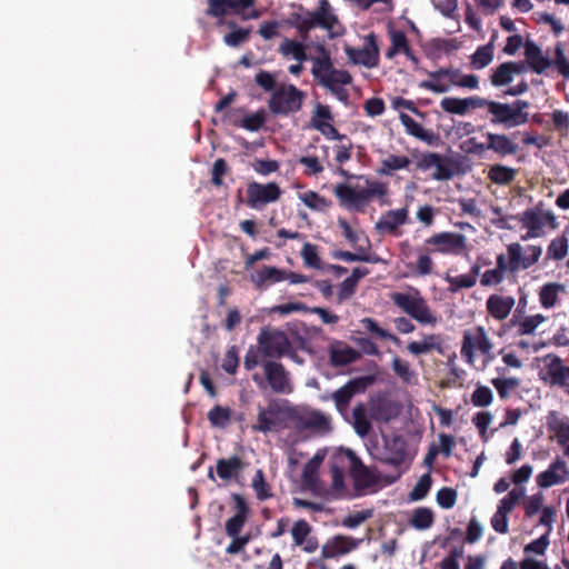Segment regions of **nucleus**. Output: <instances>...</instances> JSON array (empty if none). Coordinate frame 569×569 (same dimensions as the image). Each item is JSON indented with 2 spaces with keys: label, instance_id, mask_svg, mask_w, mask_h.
<instances>
[{
  "label": "nucleus",
  "instance_id": "15",
  "mask_svg": "<svg viewBox=\"0 0 569 569\" xmlns=\"http://www.w3.org/2000/svg\"><path fill=\"white\" fill-rule=\"evenodd\" d=\"M468 151L492 150L501 157L515 154L518 151V146L512 139L506 134L487 133L486 142L475 144L473 139L468 141Z\"/></svg>",
  "mask_w": 569,
  "mask_h": 569
},
{
  "label": "nucleus",
  "instance_id": "36",
  "mask_svg": "<svg viewBox=\"0 0 569 569\" xmlns=\"http://www.w3.org/2000/svg\"><path fill=\"white\" fill-rule=\"evenodd\" d=\"M297 8L299 9V12L290 13L287 23L297 29L300 37L306 40L311 30V24L307 23V13L303 6L298 4Z\"/></svg>",
  "mask_w": 569,
  "mask_h": 569
},
{
  "label": "nucleus",
  "instance_id": "25",
  "mask_svg": "<svg viewBox=\"0 0 569 569\" xmlns=\"http://www.w3.org/2000/svg\"><path fill=\"white\" fill-rule=\"evenodd\" d=\"M232 498L236 503V513L226 522V533H239L249 511L246 500L239 493H234Z\"/></svg>",
  "mask_w": 569,
  "mask_h": 569
},
{
  "label": "nucleus",
  "instance_id": "55",
  "mask_svg": "<svg viewBox=\"0 0 569 569\" xmlns=\"http://www.w3.org/2000/svg\"><path fill=\"white\" fill-rule=\"evenodd\" d=\"M526 490L523 487L516 486L509 493L500 500L499 506L509 512L525 498Z\"/></svg>",
  "mask_w": 569,
  "mask_h": 569
},
{
  "label": "nucleus",
  "instance_id": "18",
  "mask_svg": "<svg viewBox=\"0 0 569 569\" xmlns=\"http://www.w3.org/2000/svg\"><path fill=\"white\" fill-rule=\"evenodd\" d=\"M569 478V470L563 460L557 459L547 470L540 472L537 478V485L540 488H549L556 485L565 483Z\"/></svg>",
  "mask_w": 569,
  "mask_h": 569
},
{
  "label": "nucleus",
  "instance_id": "11",
  "mask_svg": "<svg viewBox=\"0 0 569 569\" xmlns=\"http://www.w3.org/2000/svg\"><path fill=\"white\" fill-rule=\"evenodd\" d=\"M345 52L353 64L371 69L379 63V47L375 33H370L365 38L362 48L346 47Z\"/></svg>",
  "mask_w": 569,
  "mask_h": 569
},
{
  "label": "nucleus",
  "instance_id": "1",
  "mask_svg": "<svg viewBox=\"0 0 569 569\" xmlns=\"http://www.w3.org/2000/svg\"><path fill=\"white\" fill-rule=\"evenodd\" d=\"M319 56L312 59L311 73L315 81L329 90L340 101H347L349 94L343 88L352 82L349 71L336 69L330 52L325 46L318 47Z\"/></svg>",
  "mask_w": 569,
  "mask_h": 569
},
{
  "label": "nucleus",
  "instance_id": "9",
  "mask_svg": "<svg viewBox=\"0 0 569 569\" xmlns=\"http://www.w3.org/2000/svg\"><path fill=\"white\" fill-rule=\"evenodd\" d=\"M395 305L422 325H433L437 319L430 311L427 302L421 297L408 293H396L392 298Z\"/></svg>",
  "mask_w": 569,
  "mask_h": 569
},
{
  "label": "nucleus",
  "instance_id": "54",
  "mask_svg": "<svg viewBox=\"0 0 569 569\" xmlns=\"http://www.w3.org/2000/svg\"><path fill=\"white\" fill-rule=\"evenodd\" d=\"M492 56V47L490 44L482 46L472 54L471 63L477 69L485 68L491 62Z\"/></svg>",
  "mask_w": 569,
  "mask_h": 569
},
{
  "label": "nucleus",
  "instance_id": "6",
  "mask_svg": "<svg viewBox=\"0 0 569 569\" xmlns=\"http://www.w3.org/2000/svg\"><path fill=\"white\" fill-rule=\"evenodd\" d=\"M528 102L516 100L513 103L493 102L489 106V113L492 116L491 122L502 124L505 128H515L528 121Z\"/></svg>",
  "mask_w": 569,
  "mask_h": 569
},
{
  "label": "nucleus",
  "instance_id": "59",
  "mask_svg": "<svg viewBox=\"0 0 569 569\" xmlns=\"http://www.w3.org/2000/svg\"><path fill=\"white\" fill-rule=\"evenodd\" d=\"M437 503L445 509H449L455 506L457 500V492L449 487H442L437 492Z\"/></svg>",
  "mask_w": 569,
  "mask_h": 569
},
{
  "label": "nucleus",
  "instance_id": "58",
  "mask_svg": "<svg viewBox=\"0 0 569 569\" xmlns=\"http://www.w3.org/2000/svg\"><path fill=\"white\" fill-rule=\"evenodd\" d=\"M312 127L319 130L325 137L333 140L347 139L346 134H341L337 128L328 122L318 119H311Z\"/></svg>",
  "mask_w": 569,
  "mask_h": 569
},
{
  "label": "nucleus",
  "instance_id": "42",
  "mask_svg": "<svg viewBox=\"0 0 569 569\" xmlns=\"http://www.w3.org/2000/svg\"><path fill=\"white\" fill-rule=\"evenodd\" d=\"M517 174V171L510 167L495 164L489 169V178L495 183L507 184L511 182Z\"/></svg>",
  "mask_w": 569,
  "mask_h": 569
},
{
  "label": "nucleus",
  "instance_id": "33",
  "mask_svg": "<svg viewBox=\"0 0 569 569\" xmlns=\"http://www.w3.org/2000/svg\"><path fill=\"white\" fill-rule=\"evenodd\" d=\"M478 349H492V345L482 328L465 335V352Z\"/></svg>",
  "mask_w": 569,
  "mask_h": 569
},
{
  "label": "nucleus",
  "instance_id": "14",
  "mask_svg": "<svg viewBox=\"0 0 569 569\" xmlns=\"http://www.w3.org/2000/svg\"><path fill=\"white\" fill-rule=\"evenodd\" d=\"M291 422H293L296 429L299 431L311 430L317 433L326 435L331 430L330 418L317 410L299 413L295 409Z\"/></svg>",
  "mask_w": 569,
  "mask_h": 569
},
{
  "label": "nucleus",
  "instance_id": "30",
  "mask_svg": "<svg viewBox=\"0 0 569 569\" xmlns=\"http://www.w3.org/2000/svg\"><path fill=\"white\" fill-rule=\"evenodd\" d=\"M243 468L242 460L238 456L229 459L221 458L217 461V475L222 480H230L237 476Z\"/></svg>",
  "mask_w": 569,
  "mask_h": 569
},
{
  "label": "nucleus",
  "instance_id": "60",
  "mask_svg": "<svg viewBox=\"0 0 569 569\" xmlns=\"http://www.w3.org/2000/svg\"><path fill=\"white\" fill-rule=\"evenodd\" d=\"M238 366H239L238 349L236 346H232L231 348H229L227 350L221 367L226 372L233 375V373H236Z\"/></svg>",
  "mask_w": 569,
  "mask_h": 569
},
{
  "label": "nucleus",
  "instance_id": "61",
  "mask_svg": "<svg viewBox=\"0 0 569 569\" xmlns=\"http://www.w3.org/2000/svg\"><path fill=\"white\" fill-rule=\"evenodd\" d=\"M548 546L549 540L547 539V536H540L538 539L533 540L525 547V557L543 556Z\"/></svg>",
  "mask_w": 569,
  "mask_h": 569
},
{
  "label": "nucleus",
  "instance_id": "4",
  "mask_svg": "<svg viewBox=\"0 0 569 569\" xmlns=\"http://www.w3.org/2000/svg\"><path fill=\"white\" fill-rule=\"evenodd\" d=\"M305 99V92L295 84H281L271 94L268 107L274 116H289L298 112Z\"/></svg>",
  "mask_w": 569,
  "mask_h": 569
},
{
  "label": "nucleus",
  "instance_id": "21",
  "mask_svg": "<svg viewBox=\"0 0 569 569\" xmlns=\"http://www.w3.org/2000/svg\"><path fill=\"white\" fill-rule=\"evenodd\" d=\"M408 209L389 210L376 222L375 229L379 233H396L398 228L407 222Z\"/></svg>",
  "mask_w": 569,
  "mask_h": 569
},
{
  "label": "nucleus",
  "instance_id": "3",
  "mask_svg": "<svg viewBox=\"0 0 569 569\" xmlns=\"http://www.w3.org/2000/svg\"><path fill=\"white\" fill-rule=\"evenodd\" d=\"M333 193L341 207L353 208L360 211L372 198L387 196L388 187L383 182L366 179L365 188L338 183L333 189Z\"/></svg>",
  "mask_w": 569,
  "mask_h": 569
},
{
  "label": "nucleus",
  "instance_id": "44",
  "mask_svg": "<svg viewBox=\"0 0 569 569\" xmlns=\"http://www.w3.org/2000/svg\"><path fill=\"white\" fill-rule=\"evenodd\" d=\"M492 385L498 391L500 398L506 399L519 387L520 380L513 377H499L492 380Z\"/></svg>",
  "mask_w": 569,
  "mask_h": 569
},
{
  "label": "nucleus",
  "instance_id": "23",
  "mask_svg": "<svg viewBox=\"0 0 569 569\" xmlns=\"http://www.w3.org/2000/svg\"><path fill=\"white\" fill-rule=\"evenodd\" d=\"M515 298L511 296L491 295L486 302L488 312L497 320L506 319L513 306Z\"/></svg>",
  "mask_w": 569,
  "mask_h": 569
},
{
  "label": "nucleus",
  "instance_id": "27",
  "mask_svg": "<svg viewBox=\"0 0 569 569\" xmlns=\"http://www.w3.org/2000/svg\"><path fill=\"white\" fill-rule=\"evenodd\" d=\"M369 413L371 419L378 422H388L397 416V408L395 405L383 398L372 400L369 403Z\"/></svg>",
  "mask_w": 569,
  "mask_h": 569
},
{
  "label": "nucleus",
  "instance_id": "37",
  "mask_svg": "<svg viewBox=\"0 0 569 569\" xmlns=\"http://www.w3.org/2000/svg\"><path fill=\"white\" fill-rule=\"evenodd\" d=\"M207 417L213 428L224 429L231 420V409L216 405L209 410Z\"/></svg>",
  "mask_w": 569,
  "mask_h": 569
},
{
  "label": "nucleus",
  "instance_id": "50",
  "mask_svg": "<svg viewBox=\"0 0 569 569\" xmlns=\"http://www.w3.org/2000/svg\"><path fill=\"white\" fill-rule=\"evenodd\" d=\"M431 485H432V479H431L430 473L428 472V473L422 475L419 478L416 486L413 487V489L410 491L409 498L412 501H418V500L423 499L430 491Z\"/></svg>",
  "mask_w": 569,
  "mask_h": 569
},
{
  "label": "nucleus",
  "instance_id": "56",
  "mask_svg": "<svg viewBox=\"0 0 569 569\" xmlns=\"http://www.w3.org/2000/svg\"><path fill=\"white\" fill-rule=\"evenodd\" d=\"M399 119H400V122L402 123V126L406 128V131L409 134H411L416 138L422 139V140L426 139L427 136H426L425 129L421 127V124H419L417 121H415L410 116H408L407 113L400 112Z\"/></svg>",
  "mask_w": 569,
  "mask_h": 569
},
{
  "label": "nucleus",
  "instance_id": "12",
  "mask_svg": "<svg viewBox=\"0 0 569 569\" xmlns=\"http://www.w3.org/2000/svg\"><path fill=\"white\" fill-rule=\"evenodd\" d=\"M507 250L509 257H511L512 272L530 268L538 262L542 253L540 246L532 244L523 248L518 242L510 243Z\"/></svg>",
  "mask_w": 569,
  "mask_h": 569
},
{
  "label": "nucleus",
  "instance_id": "57",
  "mask_svg": "<svg viewBox=\"0 0 569 569\" xmlns=\"http://www.w3.org/2000/svg\"><path fill=\"white\" fill-rule=\"evenodd\" d=\"M233 0H208L207 14L221 18L227 14L228 9H233Z\"/></svg>",
  "mask_w": 569,
  "mask_h": 569
},
{
  "label": "nucleus",
  "instance_id": "31",
  "mask_svg": "<svg viewBox=\"0 0 569 569\" xmlns=\"http://www.w3.org/2000/svg\"><path fill=\"white\" fill-rule=\"evenodd\" d=\"M410 164L411 160L408 157L391 153L381 160L377 172L380 176H391L397 170L408 169Z\"/></svg>",
  "mask_w": 569,
  "mask_h": 569
},
{
  "label": "nucleus",
  "instance_id": "43",
  "mask_svg": "<svg viewBox=\"0 0 569 569\" xmlns=\"http://www.w3.org/2000/svg\"><path fill=\"white\" fill-rule=\"evenodd\" d=\"M545 321V316L540 313L526 316L517 322V331L521 336L532 335L536 331V329Z\"/></svg>",
  "mask_w": 569,
  "mask_h": 569
},
{
  "label": "nucleus",
  "instance_id": "53",
  "mask_svg": "<svg viewBox=\"0 0 569 569\" xmlns=\"http://www.w3.org/2000/svg\"><path fill=\"white\" fill-rule=\"evenodd\" d=\"M301 256L306 266L313 269L321 268V259L318 254L317 246L306 242L302 247Z\"/></svg>",
  "mask_w": 569,
  "mask_h": 569
},
{
  "label": "nucleus",
  "instance_id": "7",
  "mask_svg": "<svg viewBox=\"0 0 569 569\" xmlns=\"http://www.w3.org/2000/svg\"><path fill=\"white\" fill-rule=\"evenodd\" d=\"M520 221L522 227L527 229V232L521 236L523 241L543 237L546 227H550V229L558 227L556 216L549 210L539 208L525 211Z\"/></svg>",
  "mask_w": 569,
  "mask_h": 569
},
{
  "label": "nucleus",
  "instance_id": "5",
  "mask_svg": "<svg viewBox=\"0 0 569 569\" xmlns=\"http://www.w3.org/2000/svg\"><path fill=\"white\" fill-rule=\"evenodd\" d=\"M349 475L356 491L360 495L375 492L379 488L380 475L378 470L366 466L351 449H349Z\"/></svg>",
  "mask_w": 569,
  "mask_h": 569
},
{
  "label": "nucleus",
  "instance_id": "38",
  "mask_svg": "<svg viewBox=\"0 0 569 569\" xmlns=\"http://www.w3.org/2000/svg\"><path fill=\"white\" fill-rule=\"evenodd\" d=\"M284 271L286 270H281L276 267L263 266L256 273L254 281H256L257 287H261L266 282L276 283V282L284 281V279H286Z\"/></svg>",
  "mask_w": 569,
  "mask_h": 569
},
{
  "label": "nucleus",
  "instance_id": "13",
  "mask_svg": "<svg viewBox=\"0 0 569 569\" xmlns=\"http://www.w3.org/2000/svg\"><path fill=\"white\" fill-rule=\"evenodd\" d=\"M543 365L546 376L542 379L569 393V365H565L561 358L553 353L543 357Z\"/></svg>",
  "mask_w": 569,
  "mask_h": 569
},
{
  "label": "nucleus",
  "instance_id": "29",
  "mask_svg": "<svg viewBox=\"0 0 569 569\" xmlns=\"http://www.w3.org/2000/svg\"><path fill=\"white\" fill-rule=\"evenodd\" d=\"M566 292V286L558 282L545 283L539 290V301L546 309L553 308L560 293Z\"/></svg>",
  "mask_w": 569,
  "mask_h": 569
},
{
  "label": "nucleus",
  "instance_id": "49",
  "mask_svg": "<svg viewBox=\"0 0 569 569\" xmlns=\"http://www.w3.org/2000/svg\"><path fill=\"white\" fill-rule=\"evenodd\" d=\"M279 51L283 56L291 54L299 62L306 60L305 47L301 42H298L296 40L286 39L281 43Z\"/></svg>",
  "mask_w": 569,
  "mask_h": 569
},
{
  "label": "nucleus",
  "instance_id": "63",
  "mask_svg": "<svg viewBox=\"0 0 569 569\" xmlns=\"http://www.w3.org/2000/svg\"><path fill=\"white\" fill-rule=\"evenodd\" d=\"M254 81L259 87H261L267 92H273L278 88L276 77L266 70H260L256 74Z\"/></svg>",
  "mask_w": 569,
  "mask_h": 569
},
{
  "label": "nucleus",
  "instance_id": "10",
  "mask_svg": "<svg viewBox=\"0 0 569 569\" xmlns=\"http://www.w3.org/2000/svg\"><path fill=\"white\" fill-rule=\"evenodd\" d=\"M259 351L269 358H281L291 349V342L281 330L261 331L258 337Z\"/></svg>",
  "mask_w": 569,
  "mask_h": 569
},
{
  "label": "nucleus",
  "instance_id": "51",
  "mask_svg": "<svg viewBox=\"0 0 569 569\" xmlns=\"http://www.w3.org/2000/svg\"><path fill=\"white\" fill-rule=\"evenodd\" d=\"M552 64L556 66L558 72L562 77L569 78V57L566 56L565 48L561 42H558L555 46V57Z\"/></svg>",
  "mask_w": 569,
  "mask_h": 569
},
{
  "label": "nucleus",
  "instance_id": "46",
  "mask_svg": "<svg viewBox=\"0 0 569 569\" xmlns=\"http://www.w3.org/2000/svg\"><path fill=\"white\" fill-rule=\"evenodd\" d=\"M410 522L416 529L426 530L433 522V513L429 508H418L413 511Z\"/></svg>",
  "mask_w": 569,
  "mask_h": 569
},
{
  "label": "nucleus",
  "instance_id": "26",
  "mask_svg": "<svg viewBox=\"0 0 569 569\" xmlns=\"http://www.w3.org/2000/svg\"><path fill=\"white\" fill-rule=\"evenodd\" d=\"M525 56L531 69L537 73L545 72L552 64V61L546 58L542 50L532 41L526 42Z\"/></svg>",
  "mask_w": 569,
  "mask_h": 569
},
{
  "label": "nucleus",
  "instance_id": "41",
  "mask_svg": "<svg viewBox=\"0 0 569 569\" xmlns=\"http://www.w3.org/2000/svg\"><path fill=\"white\" fill-rule=\"evenodd\" d=\"M468 362L477 370H483L492 360V349H476L465 352Z\"/></svg>",
  "mask_w": 569,
  "mask_h": 569
},
{
  "label": "nucleus",
  "instance_id": "35",
  "mask_svg": "<svg viewBox=\"0 0 569 569\" xmlns=\"http://www.w3.org/2000/svg\"><path fill=\"white\" fill-rule=\"evenodd\" d=\"M353 429L360 437H366L371 430V422L367 416V408L363 403H358L352 410Z\"/></svg>",
  "mask_w": 569,
  "mask_h": 569
},
{
  "label": "nucleus",
  "instance_id": "2",
  "mask_svg": "<svg viewBox=\"0 0 569 569\" xmlns=\"http://www.w3.org/2000/svg\"><path fill=\"white\" fill-rule=\"evenodd\" d=\"M295 413V408L287 400L270 399L266 406H258L257 422L252 431L268 433L279 432L288 427Z\"/></svg>",
  "mask_w": 569,
  "mask_h": 569
},
{
  "label": "nucleus",
  "instance_id": "62",
  "mask_svg": "<svg viewBox=\"0 0 569 569\" xmlns=\"http://www.w3.org/2000/svg\"><path fill=\"white\" fill-rule=\"evenodd\" d=\"M229 171V167L227 164V161L223 159V158H218L213 164H212V169H211V182L217 186V187H220L223 181H222V177Z\"/></svg>",
  "mask_w": 569,
  "mask_h": 569
},
{
  "label": "nucleus",
  "instance_id": "8",
  "mask_svg": "<svg viewBox=\"0 0 569 569\" xmlns=\"http://www.w3.org/2000/svg\"><path fill=\"white\" fill-rule=\"evenodd\" d=\"M282 194L277 182L260 183L251 181L247 184L244 203L256 210H262L267 204L276 202Z\"/></svg>",
  "mask_w": 569,
  "mask_h": 569
},
{
  "label": "nucleus",
  "instance_id": "40",
  "mask_svg": "<svg viewBox=\"0 0 569 569\" xmlns=\"http://www.w3.org/2000/svg\"><path fill=\"white\" fill-rule=\"evenodd\" d=\"M458 47L459 46H458L456 39L436 38V39L430 40L426 44V50L428 51L429 54H431L433 57H439L442 53L448 54V53L452 52L453 50H457Z\"/></svg>",
  "mask_w": 569,
  "mask_h": 569
},
{
  "label": "nucleus",
  "instance_id": "32",
  "mask_svg": "<svg viewBox=\"0 0 569 569\" xmlns=\"http://www.w3.org/2000/svg\"><path fill=\"white\" fill-rule=\"evenodd\" d=\"M343 538L345 536H335L331 541L327 542L322 547V556L325 558H336L340 555L350 552L356 547V545L349 543Z\"/></svg>",
  "mask_w": 569,
  "mask_h": 569
},
{
  "label": "nucleus",
  "instance_id": "45",
  "mask_svg": "<svg viewBox=\"0 0 569 569\" xmlns=\"http://www.w3.org/2000/svg\"><path fill=\"white\" fill-rule=\"evenodd\" d=\"M568 239L557 237L551 240L547 249V258L551 260H562L568 253Z\"/></svg>",
  "mask_w": 569,
  "mask_h": 569
},
{
  "label": "nucleus",
  "instance_id": "22",
  "mask_svg": "<svg viewBox=\"0 0 569 569\" xmlns=\"http://www.w3.org/2000/svg\"><path fill=\"white\" fill-rule=\"evenodd\" d=\"M426 243L443 253H459L462 250V234L440 232L428 238Z\"/></svg>",
  "mask_w": 569,
  "mask_h": 569
},
{
  "label": "nucleus",
  "instance_id": "19",
  "mask_svg": "<svg viewBox=\"0 0 569 569\" xmlns=\"http://www.w3.org/2000/svg\"><path fill=\"white\" fill-rule=\"evenodd\" d=\"M431 80L422 82V87L435 92H445L452 84L462 87V76L448 69H440L430 73Z\"/></svg>",
  "mask_w": 569,
  "mask_h": 569
},
{
  "label": "nucleus",
  "instance_id": "24",
  "mask_svg": "<svg viewBox=\"0 0 569 569\" xmlns=\"http://www.w3.org/2000/svg\"><path fill=\"white\" fill-rule=\"evenodd\" d=\"M525 69V66L520 62H505L491 74V83L495 87L506 86L512 81L515 74L522 73Z\"/></svg>",
  "mask_w": 569,
  "mask_h": 569
},
{
  "label": "nucleus",
  "instance_id": "48",
  "mask_svg": "<svg viewBox=\"0 0 569 569\" xmlns=\"http://www.w3.org/2000/svg\"><path fill=\"white\" fill-rule=\"evenodd\" d=\"M303 203L312 209L322 211L330 207L331 202L315 191H307L300 196Z\"/></svg>",
  "mask_w": 569,
  "mask_h": 569
},
{
  "label": "nucleus",
  "instance_id": "16",
  "mask_svg": "<svg viewBox=\"0 0 569 569\" xmlns=\"http://www.w3.org/2000/svg\"><path fill=\"white\" fill-rule=\"evenodd\" d=\"M263 369L266 380L268 381V385L273 392H292L289 372L284 369L282 363L276 361H267L263 365Z\"/></svg>",
  "mask_w": 569,
  "mask_h": 569
},
{
  "label": "nucleus",
  "instance_id": "20",
  "mask_svg": "<svg viewBox=\"0 0 569 569\" xmlns=\"http://www.w3.org/2000/svg\"><path fill=\"white\" fill-rule=\"evenodd\" d=\"M349 470V449H339L330 458L332 487L337 490L345 487V470Z\"/></svg>",
  "mask_w": 569,
  "mask_h": 569
},
{
  "label": "nucleus",
  "instance_id": "64",
  "mask_svg": "<svg viewBox=\"0 0 569 569\" xmlns=\"http://www.w3.org/2000/svg\"><path fill=\"white\" fill-rule=\"evenodd\" d=\"M543 500L541 492L528 497L523 502L526 515L528 517L537 515L542 509Z\"/></svg>",
  "mask_w": 569,
  "mask_h": 569
},
{
  "label": "nucleus",
  "instance_id": "17",
  "mask_svg": "<svg viewBox=\"0 0 569 569\" xmlns=\"http://www.w3.org/2000/svg\"><path fill=\"white\" fill-rule=\"evenodd\" d=\"M370 382L371 379L367 377L356 378L336 390L332 393V400L335 401L337 410L339 412L346 411L353 396L363 392Z\"/></svg>",
  "mask_w": 569,
  "mask_h": 569
},
{
  "label": "nucleus",
  "instance_id": "28",
  "mask_svg": "<svg viewBox=\"0 0 569 569\" xmlns=\"http://www.w3.org/2000/svg\"><path fill=\"white\" fill-rule=\"evenodd\" d=\"M360 359V353L353 348L338 343L330 348V362L333 367L350 365Z\"/></svg>",
  "mask_w": 569,
  "mask_h": 569
},
{
  "label": "nucleus",
  "instance_id": "52",
  "mask_svg": "<svg viewBox=\"0 0 569 569\" xmlns=\"http://www.w3.org/2000/svg\"><path fill=\"white\" fill-rule=\"evenodd\" d=\"M360 323L365 328L366 331L370 332L371 335H373L377 338H380L383 340H392V341L398 340V338L396 336L391 335L387 330L379 327L378 323L376 322V320H373L372 318H369V317L363 318L360 320Z\"/></svg>",
  "mask_w": 569,
  "mask_h": 569
},
{
  "label": "nucleus",
  "instance_id": "47",
  "mask_svg": "<svg viewBox=\"0 0 569 569\" xmlns=\"http://www.w3.org/2000/svg\"><path fill=\"white\" fill-rule=\"evenodd\" d=\"M252 488L260 501H264L272 496L270 486L267 483L264 473L261 469H258L252 478Z\"/></svg>",
  "mask_w": 569,
  "mask_h": 569
},
{
  "label": "nucleus",
  "instance_id": "39",
  "mask_svg": "<svg viewBox=\"0 0 569 569\" xmlns=\"http://www.w3.org/2000/svg\"><path fill=\"white\" fill-rule=\"evenodd\" d=\"M389 34H390L391 46L386 53L387 58L391 59L400 52L408 54L409 53V43H408L406 33L400 30H391L389 32Z\"/></svg>",
  "mask_w": 569,
  "mask_h": 569
},
{
  "label": "nucleus",
  "instance_id": "34",
  "mask_svg": "<svg viewBox=\"0 0 569 569\" xmlns=\"http://www.w3.org/2000/svg\"><path fill=\"white\" fill-rule=\"evenodd\" d=\"M306 13L307 23L311 24V30L316 27H319L325 30L331 31L335 28V24L338 23V18L336 14H326L319 10H306Z\"/></svg>",
  "mask_w": 569,
  "mask_h": 569
}]
</instances>
